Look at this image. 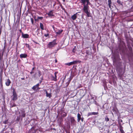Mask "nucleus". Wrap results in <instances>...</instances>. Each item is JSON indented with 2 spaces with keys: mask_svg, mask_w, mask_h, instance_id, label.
<instances>
[{
  "mask_svg": "<svg viewBox=\"0 0 133 133\" xmlns=\"http://www.w3.org/2000/svg\"><path fill=\"white\" fill-rule=\"evenodd\" d=\"M89 6L87 5H84V7L83 8V10L87 15V16L88 17L90 16V13L89 11Z\"/></svg>",
  "mask_w": 133,
  "mask_h": 133,
  "instance_id": "nucleus-1",
  "label": "nucleus"
},
{
  "mask_svg": "<svg viewBox=\"0 0 133 133\" xmlns=\"http://www.w3.org/2000/svg\"><path fill=\"white\" fill-rule=\"evenodd\" d=\"M56 41V40L54 39L52 42H49L47 45L48 48H51L54 47L57 44Z\"/></svg>",
  "mask_w": 133,
  "mask_h": 133,
  "instance_id": "nucleus-2",
  "label": "nucleus"
},
{
  "mask_svg": "<svg viewBox=\"0 0 133 133\" xmlns=\"http://www.w3.org/2000/svg\"><path fill=\"white\" fill-rule=\"evenodd\" d=\"M39 83H38L36 85L34 86L32 88L35 91H37V90H39L40 89V88L39 87Z\"/></svg>",
  "mask_w": 133,
  "mask_h": 133,
  "instance_id": "nucleus-3",
  "label": "nucleus"
},
{
  "mask_svg": "<svg viewBox=\"0 0 133 133\" xmlns=\"http://www.w3.org/2000/svg\"><path fill=\"white\" fill-rule=\"evenodd\" d=\"M13 94L12 95V100L14 101L16 100L17 99V94L15 91H13Z\"/></svg>",
  "mask_w": 133,
  "mask_h": 133,
  "instance_id": "nucleus-4",
  "label": "nucleus"
},
{
  "mask_svg": "<svg viewBox=\"0 0 133 133\" xmlns=\"http://www.w3.org/2000/svg\"><path fill=\"white\" fill-rule=\"evenodd\" d=\"M20 114V116L21 117H23L25 116L26 114L25 113V111L24 110H21V112H19Z\"/></svg>",
  "mask_w": 133,
  "mask_h": 133,
  "instance_id": "nucleus-5",
  "label": "nucleus"
},
{
  "mask_svg": "<svg viewBox=\"0 0 133 133\" xmlns=\"http://www.w3.org/2000/svg\"><path fill=\"white\" fill-rule=\"evenodd\" d=\"M58 72H55L54 73L55 76H52L51 77V79L52 80H53L54 81H57V79L56 78L57 76H56V75L57 74Z\"/></svg>",
  "mask_w": 133,
  "mask_h": 133,
  "instance_id": "nucleus-6",
  "label": "nucleus"
},
{
  "mask_svg": "<svg viewBox=\"0 0 133 133\" xmlns=\"http://www.w3.org/2000/svg\"><path fill=\"white\" fill-rule=\"evenodd\" d=\"M11 82L10 79L9 78L6 80L5 81V85L7 86H9L11 83Z\"/></svg>",
  "mask_w": 133,
  "mask_h": 133,
  "instance_id": "nucleus-7",
  "label": "nucleus"
},
{
  "mask_svg": "<svg viewBox=\"0 0 133 133\" xmlns=\"http://www.w3.org/2000/svg\"><path fill=\"white\" fill-rule=\"evenodd\" d=\"M22 37L23 38H28L29 37V35L27 34H24L23 32H22Z\"/></svg>",
  "mask_w": 133,
  "mask_h": 133,
  "instance_id": "nucleus-8",
  "label": "nucleus"
},
{
  "mask_svg": "<svg viewBox=\"0 0 133 133\" xmlns=\"http://www.w3.org/2000/svg\"><path fill=\"white\" fill-rule=\"evenodd\" d=\"M77 13H76L72 16L71 18L73 20H75L77 18Z\"/></svg>",
  "mask_w": 133,
  "mask_h": 133,
  "instance_id": "nucleus-9",
  "label": "nucleus"
},
{
  "mask_svg": "<svg viewBox=\"0 0 133 133\" xmlns=\"http://www.w3.org/2000/svg\"><path fill=\"white\" fill-rule=\"evenodd\" d=\"M27 56V54H22L20 55V57L21 58H25Z\"/></svg>",
  "mask_w": 133,
  "mask_h": 133,
  "instance_id": "nucleus-10",
  "label": "nucleus"
},
{
  "mask_svg": "<svg viewBox=\"0 0 133 133\" xmlns=\"http://www.w3.org/2000/svg\"><path fill=\"white\" fill-rule=\"evenodd\" d=\"M63 30H58L57 31H56V33L57 34L59 35L61 34L63 32Z\"/></svg>",
  "mask_w": 133,
  "mask_h": 133,
  "instance_id": "nucleus-11",
  "label": "nucleus"
},
{
  "mask_svg": "<svg viewBox=\"0 0 133 133\" xmlns=\"http://www.w3.org/2000/svg\"><path fill=\"white\" fill-rule=\"evenodd\" d=\"M80 95L82 97H83L84 96L85 94L83 90H81L80 91Z\"/></svg>",
  "mask_w": 133,
  "mask_h": 133,
  "instance_id": "nucleus-12",
  "label": "nucleus"
},
{
  "mask_svg": "<svg viewBox=\"0 0 133 133\" xmlns=\"http://www.w3.org/2000/svg\"><path fill=\"white\" fill-rule=\"evenodd\" d=\"M77 120H78V122H79L80 120H81V115H80V114L79 113H78L77 114Z\"/></svg>",
  "mask_w": 133,
  "mask_h": 133,
  "instance_id": "nucleus-13",
  "label": "nucleus"
},
{
  "mask_svg": "<svg viewBox=\"0 0 133 133\" xmlns=\"http://www.w3.org/2000/svg\"><path fill=\"white\" fill-rule=\"evenodd\" d=\"M70 121L71 123L73 124L75 122V121L74 118L72 117L70 118Z\"/></svg>",
  "mask_w": 133,
  "mask_h": 133,
  "instance_id": "nucleus-14",
  "label": "nucleus"
},
{
  "mask_svg": "<svg viewBox=\"0 0 133 133\" xmlns=\"http://www.w3.org/2000/svg\"><path fill=\"white\" fill-rule=\"evenodd\" d=\"M46 94L47 97H48L49 98H50L51 97V94L50 93H49L47 91L46 92Z\"/></svg>",
  "mask_w": 133,
  "mask_h": 133,
  "instance_id": "nucleus-15",
  "label": "nucleus"
},
{
  "mask_svg": "<svg viewBox=\"0 0 133 133\" xmlns=\"http://www.w3.org/2000/svg\"><path fill=\"white\" fill-rule=\"evenodd\" d=\"M48 15L50 16H53V12L52 11H50L49 12L48 14Z\"/></svg>",
  "mask_w": 133,
  "mask_h": 133,
  "instance_id": "nucleus-16",
  "label": "nucleus"
},
{
  "mask_svg": "<svg viewBox=\"0 0 133 133\" xmlns=\"http://www.w3.org/2000/svg\"><path fill=\"white\" fill-rule=\"evenodd\" d=\"M40 26L41 29L43 30H44V26L43 24L42 23H40Z\"/></svg>",
  "mask_w": 133,
  "mask_h": 133,
  "instance_id": "nucleus-17",
  "label": "nucleus"
},
{
  "mask_svg": "<svg viewBox=\"0 0 133 133\" xmlns=\"http://www.w3.org/2000/svg\"><path fill=\"white\" fill-rule=\"evenodd\" d=\"M111 0H108V5L109 8H110L111 4Z\"/></svg>",
  "mask_w": 133,
  "mask_h": 133,
  "instance_id": "nucleus-18",
  "label": "nucleus"
},
{
  "mask_svg": "<svg viewBox=\"0 0 133 133\" xmlns=\"http://www.w3.org/2000/svg\"><path fill=\"white\" fill-rule=\"evenodd\" d=\"M81 2V3H83L84 5H85V3L86 2V0H80Z\"/></svg>",
  "mask_w": 133,
  "mask_h": 133,
  "instance_id": "nucleus-19",
  "label": "nucleus"
},
{
  "mask_svg": "<svg viewBox=\"0 0 133 133\" xmlns=\"http://www.w3.org/2000/svg\"><path fill=\"white\" fill-rule=\"evenodd\" d=\"M91 114H92V115H97L98 114V112H91Z\"/></svg>",
  "mask_w": 133,
  "mask_h": 133,
  "instance_id": "nucleus-20",
  "label": "nucleus"
},
{
  "mask_svg": "<svg viewBox=\"0 0 133 133\" xmlns=\"http://www.w3.org/2000/svg\"><path fill=\"white\" fill-rule=\"evenodd\" d=\"M78 62L77 61H74L72 62H71V64H75L77 63Z\"/></svg>",
  "mask_w": 133,
  "mask_h": 133,
  "instance_id": "nucleus-21",
  "label": "nucleus"
},
{
  "mask_svg": "<svg viewBox=\"0 0 133 133\" xmlns=\"http://www.w3.org/2000/svg\"><path fill=\"white\" fill-rule=\"evenodd\" d=\"M109 118L107 116H106L105 117V120L107 121H109Z\"/></svg>",
  "mask_w": 133,
  "mask_h": 133,
  "instance_id": "nucleus-22",
  "label": "nucleus"
},
{
  "mask_svg": "<svg viewBox=\"0 0 133 133\" xmlns=\"http://www.w3.org/2000/svg\"><path fill=\"white\" fill-rule=\"evenodd\" d=\"M66 115H67L66 113L64 112V114L62 115V116L63 117H65V116H66Z\"/></svg>",
  "mask_w": 133,
  "mask_h": 133,
  "instance_id": "nucleus-23",
  "label": "nucleus"
},
{
  "mask_svg": "<svg viewBox=\"0 0 133 133\" xmlns=\"http://www.w3.org/2000/svg\"><path fill=\"white\" fill-rule=\"evenodd\" d=\"M65 64L68 66H70L72 65L71 62L65 63Z\"/></svg>",
  "mask_w": 133,
  "mask_h": 133,
  "instance_id": "nucleus-24",
  "label": "nucleus"
},
{
  "mask_svg": "<svg viewBox=\"0 0 133 133\" xmlns=\"http://www.w3.org/2000/svg\"><path fill=\"white\" fill-rule=\"evenodd\" d=\"M34 69V67H33L32 68L31 71L30 72V73L31 74H32L33 73H34L33 71V70Z\"/></svg>",
  "mask_w": 133,
  "mask_h": 133,
  "instance_id": "nucleus-25",
  "label": "nucleus"
},
{
  "mask_svg": "<svg viewBox=\"0 0 133 133\" xmlns=\"http://www.w3.org/2000/svg\"><path fill=\"white\" fill-rule=\"evenodd\" d=\"M117 3H118V4L122 5V4L121 3V2L120 0H118L117 1Z\"/></svg>",
  "mask_w": 133,
  "mask_h": 133,
  "instance_id": "nucleus-26",
  "label": "nucleus"
},
{
  "mask_svg": "<svg viewBox=\"0 0 133 133\" xmlns=\"http://www.w3.org/2000/svg\"><path fill=\"white\" fill-rule=\"evenodd\" d=\"M43 17H37V19L42 20L43 19Z\"/></svg>",
  "mask_w": 133,
  "mask_h": 133,
  "instance_id": "nucleus-27",
  "label": "nucleus"
},
{
  "mask_svg": "<svg viewBox=\"0 0 133 133\" xmlns=\"http://www.w3.org/2000/svg\"><path fill=\"white\" fill-rule=\"evenodd\" d=\"M0 83H1V86H3L2 82V80L1 78V79H0Z\"/></svg>",
  "mask_w": 133,
  "mask_h": 133,
  "instance_id": "nucleus-28",
  "label": "nucleus"
},
{
  "mask_svg": "<svg viewBox=\"0 0 133 133\" xmlns=\"http://www.w3.org/2000/svg\"><path fill=\"white\" fill-rule=\"evenodd\" d=\"M8 120H5L4 121L3 123L5 124H7L8 123Z\"/></svg>",
  "mask_w": 133,
  "mask_h": 133,
  "instance_id": "nucleus-29",
  "label": "nucleus"
},
{
  "mask_svg": "<svg viewBox=\"0 0 133 133\" xmlns=\"http://www.w3.org/2000/svg\"><path fill=\"white\" fill-rule=\"evenodd\" d=\"M30 20L32 24H33L34 21L33 19H32V18H31L30 19Z\"/></svg>",
  "mask_w": 133,
  "mask_h": 133,
  "instance_id": "nucleus-30",
  "label": "nucleus"
},
{
  "mask_svg": "<svg viewBox=\"0 0 133 133\" xmlns=\"http://www.w3.org/2000/svg\"><path fill=\"white\" fill-rule=\"evenodd\" d=\"M119 130L120 131H121V132H122V131H123V130L122 129V126L121 125L120 127V128Z\"/></svg>",
  "mask_w": 133,
  "mask_h": 133,
  "instance_id": "nucleus-31",
  "label": "nucleus"
},
{
  "mask_svg": "<svg viewBox=\"0 0 133 133\" xmlns=\"http://www.w3.org/2000/svg\"><path fill=\"white\" fill-rule=\"evenodd\" d=\"M41 72H40V71H38V76L39 77H40L41 75Z\"/></svg>",
  "mask_w": 133,
  "mask_h": 133,
  "instance_id": "nucleus-32",
  "label": "nucleus"
},
{
  "mask_svg": "<svg viewBox=\"0 0 133 133\" xmlns=\"http://www.w3.org/2000/svg\"><path fill=\"white\" fill-rule=\"evenodd\" d=\"M90 115H92V114H91V112H89L88 114V116Z\"/></svg>",
  "mask_w": 133,
  "mask_h": 133,
  "instance_id": "nucleus-33",
  "label": "nucleus"
},
{
  "mask_svg": "<svg viewBox=\"0 0 133 133\" xmlns=\"http://www.w3.org/2000/svg\"><path fill=\"white\" fill-rule=\"evenodd\" d=\"M86 2H87V4L86 5H88V4H89V1H86Z\"/></svg>",
  "mask_w": 133,
  "mask_h": 133,
  "instance_id": "nucleus-34",
  "label": "nucleus"
},
{
  "mask_svg": "<svg viewBox=\"0 0 133 133\" xmlns=\"http://www.w3.org/2000/svg\"><path fill=\"white\" fill-rule=\"evenodd\" d=\"M49 36V34H44V36L46 37H47Z\"/></svg>",
  "mask_w": 133,
  "mask_h": 133,
  "instance_id": "nucleus-35",
  "label": "nucleus"
},
{
  "mask_svg": "<svg viewBox=\"0 0 133 133\" xmlns=\"http://www.w3.org/2000/svg\"><path fill=\"white\" fill-rule=\"evenodd\" d=\"M69 79V80L68 81V84H69V83L71 81V80H70V79Z\"/></svg>",
  "mask_w": 133,
  "mask_h": 133,
  "instance_id": "nucleus-36",
  "label": "nucleus"
},
{
  "mask_svg": "<svg viewBox=\"0 0 133 133\" xmlns=\"http://www.w3.org/2000/svg\"><path fill=\"white\" fill-rule=\"evenodd\" d=\"M83 119H84L82 117V118H81V121L82 122H83Z\"/></svg>",
  "mask_w": 133,
  "mask_h": 133,
  "instance_id": "nucleus-37",
  "label": "nucleus"
},
{
  "mask_svg": "<svg viewBox=\"0 0 133 133\" xmlns=\"http://www.w3.org/2000/svg\"><path fill=\"white\" fill-rule=\"evenodd\" d=\"M19 31L21 33V34H22V32H22L21 30V29L19 30Z\"/></svg>",
  "mask_w": 133,
  "mask_h": 133,
  "instance_id": "nucleus-38",
  "label": "nucleus"
},
{
  "mask_svg": "<svg viewBox=\"0 0 133 133\" xmlns=\"http://www.w3.org/2000/svg\"><path fill=\"white\" fill-rule=\"evenodd\" d=\"M34 42L35 43H36V44H38V43H37V42H35V41H34Z\"/></svg>",
  "mask_w": 133,
  "mask_h": 133,
  "instance_id": "nucleus-39",
  "label": "nucleus"
},
{
  "mask_svg": "<svg viewBox=\"0 0 133 133\" xmlns=\"http://www.w3.org/2000/svg\"><path fill=\"white\" fill-rule=\"evenodd\" d=\"M26 46H28L29 47V44H26Z\"/></svg>",
  "mask_w": 133,
  "mask_h": 133,
  "instance_id": "nucleus-40",
  "label": "nucleus"
},
{
  "mask_svg": "<svg viewBox=\"0 0 133 133\" xmlns=\"http://www.w3.org/2000/svg\"><path fill=\"white\" fill-rule=\"evenodd\" d=\"M123 47H124V46L125 45H124V43H123Z\"/></svg>",
  "mask_w": 133,
  "mask_h": 133,
  "instance_id": "nucleus-41",
  "label": "nucleus"
},
{
  "mask_svg": "<svg viewBox=\"0 0 133 133\" xmlns=\"http://www.w3.org/2000/svg\"><path fill=\"white\" fill-rule=\"evenodd\" d=\"M21 79L22 80H24V78H21Z\"/></svg>",
  "mask_w": 133,
  "mask_h": 133,
  "instance_id": "nucleus-42",
  "label": "nucleus"
},
{
  "mask_svg": "<svg viewBox=\"0 0 133 133\" xmlns=\"http://www.w3.org/2000/svg\"><path fill=\"white\" fill-rule=\"evenodd\" d=\"M57 61L56 60H55V63H56V62H57Z\"/></svg>",
  "mask_w": 133,
  "mask_h": 133,
  "instance_id": "nucleus-43",
  "label": "nucleus"
},
{
  "mask_svg": "<svg viewBox=\"0 0 133 133\" xmlns=\"http://www.w3.org/2000/svg\"><path fill=\"white\" fill-rule=\"evenodd\" d=\"M16 106V105L15 104H14V106H12V107H13V106Z\"/></svg>",
  "mask_w": 133,
  "mask_h": 133,
  "instance_id": "nucleus-44",
  "label": "nucleus"
},
{
  "mask_svg": "<svg viewBox=\"0 0 133 133\" xmlns=\"http://www.w3.org/2000/svg\"><path fill=\"white\" fill-rule=\"evenodd\" d=\"M86 53L88 54V52H86Z\"/></svg>",
  "mask_w": 133,
  "mask_h": 133,
  "instance_id": "nucleus-45",
  "label": "nucleus"
},
{
  "mask_svg": "<svg viewBox=\"0 0 133 133\" xmlns=\"http://www.w3.org/2000/svg\"><path fill=\"white\" fill-rule=\"evenodd\" d=\"M38 30H39V29H37V31Z\"/></svg>",
  "mask_w": 133,
  "mask_h": 133,
  "instance_id": "nucleus-46",
  "label": "nucleus"
},
{
  "mask_svg": "<svg viewBox=\"0 0 133 133\" xmlns=\"http://www.w3.org/2000/svg\"><path fill=\"white\" fill-rule=\"evenodd\" d=\"M122 120H121V122H122Z\"/></svg>",
  "mask_w": 133,
  "mask_h": 133,
  "instance_id": "nucleus-47",
  "label": "nucleus"
}]
</instances>
